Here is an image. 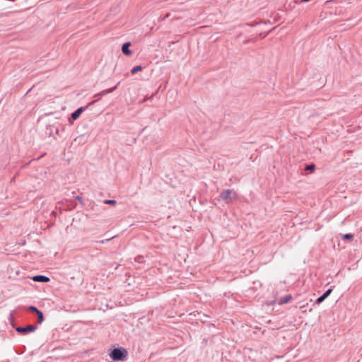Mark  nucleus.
I'll return each instance as SVG.
<instances>
[{
	"mask_svg": "<svg viewBox=\"0 0 362 362\" xmlns=\"http://www.w3.org/2000/svg\"><path fill=\"white\" fill-rule=\"evenodd\" d=\"M143 69V67L141 66V65H138V66H134L132 70H131V73L132 74H136L138 71H140Z\"/></svg>",
	"mask_w": 362,
	"mask_h": 362,
	"instance_id": "11",
	"label": "nucleus"
},
{
	"mask_svg": "<svg viewBox=\"0 0 362 362\" xmlns=\"http://www.w3.org/2000/svg\"><path fill=\"white\" fill-rule=\"evenodd\" d=\"M310 0H295V3L296 4H300V3L308 2Z\"/></svg>",
	"mask_w": 362,
	"mask_h": 362,
	"instance_id": "17",
	"label": "nucleus"
},
{
	"mask_svg": "<svg viewBox=\"0 0 362 362\" xmlns=\"http://www.w3.org/2000/svg\"><path fill=\"white\" fill-rule=\"evenodd\" d=\"M97 100L92 101L86 107H81L71 113V117L74 120L77 119L81 113L90 105L94 104Z\"/></svg>",
	"mask_w": 362,
	"mask_h": 362,
	"instance_id": "4",
	"label": "nucleus"
},
{
	"mask_svg": "<svg viewBox=\"0 0 362 362\" xmlns=\"http://www.w3.org/2000/svg\"><path fill=\"white\" fill-rule=\"evenodd\" d=\"M130 45L131 43L129 42H125L122 45V51L124 54L129 56L132 53L131 49H129Z\"/></svg>",
	"mask_w": 362,
	"mask_h": 362,
	"instance_id": "7",
	"label": "nucleus"
},
{
	"mask_svg": "<svg viewBox=\"0 0 362 362\" xmlns=\"http://www.w3.org/2000/svg\"><path fill=\"white\" fill-rule=\"evenodd\" d=\"M292 297L291 295H287L282 297L280 300L281 303H287L291 300Z\"/></svg>",
	"mask_w": 362,
	"mask_h": 362,
	"instance_id": "10",
	"label": "nucleus"
},
{
	"mask_svg": "<svg viewBox=\"0 0 362 362\" xmlns=\"http://www.w3.org/2000/svg\"><path fill=\"white\" fill-rule=\"evenodd\" d=\"M103 202L105 204H110V205H112V206H115L117 204L116 200H114V199H105V200H104Z\"/></svg>",
	"mask_w": 362,
	"mask_h": 362,
	"instance_id": "12",
	"label": "nucleus"
},
{
	"mask_svg": "<svg viewBox=\"0 0 362 362\" xmlns=\"http://www.w3.org/2000/svg\"><path fill=\"white\" fill-rule=\"evenodd\" d=\"M354 238V235L351 233H346L344 235V238L346 240H352Z\"/></svg>",
	"mask_w": 362,
	"mask_h": 362,
	"instance_id": "16",
	"label": "nucleus"
},
{
	"mask_svg": "<svg viewBox=\"0 0 362 362\" xmlns=\"http://www.w3.org/2000/svg\"><path fill=\"white\" fill-rule=\"evenodd\" d=\"M76 199H77L78 200H81V198L80 197H76Z\"/></svg>",
	"mask_w": 362,
	"mask_h": 362,
	"instance_id": "19",
	"label": "nucleus"
},
{
	"mask_svg": "<svg viewBox=\"0 0 362 362\" xmlns=\"http://www.w3.org/2000/svg\"><path fill=\"white\" fill-rule=\"evenodd\" d=\"M127 351L124 348H115L110 354L113 361H123L127 356Z\"/></svg>",
	"mask_w": 362,
	"mask_h": 362,
	"instance_id": "1",
	"label": "nucleus"
},
{
	"mask_svg": "<svg viewBox=\"0 0 362 362\" xmlns=\"http://www.w3.org/2000/svg\"><path fill=\"white\" fill-rule=\"evenodd\" d=\"M315 168V164H310V165H307L305 167V170H310V171H314Z\"/></svg>",
	"mask_w": 362,
	"mask_h": 362,
	"instance_id": "14",
	"label": "nucleus"
},
{
	"mask_svg": "<svg viewBox=\"0 0 362 362\" xmlns=\"http://www.w3.org/2000/svg\"><path fill=\"white\" fill-rule=\"evenodd\" d=\"M36 315H37V322L41 324L44 320V316L42 311L40 310L36 313Z\"/></svg>",
	"mask_w": 362,
	"mask_h": 362,
	"instance_id": "9",
	"label": "nucleus"
},
{
	"mask_svg": "<svg viewBox=\"0 0 362 362\" xmlns=\"http://www.w3.org/2000/svg\"><path fill=\"white\" fill-rule=\"evenodd\" d=\"M32 279L36 282L47 283L49 281V278L44 275H35Z\"/></svg>",
	"mask_w": 362,
	"mask_h": 362,
	"instance_id": "6",
	"label": "nucleus"
},
{
	"mask_svg": "<svg viewBox=\"0 0 362 362\" xmlns=\"http://www.w3.org/2000/svg\"><path fill=\"white\" fill-rule=\"evenodd\" d=\"M332 291V288L327 289L322 296L317 298L315 303L317 304H320L321 303H322L331 294Z\"/></svg>",
	"mask_w": 362,
	"mask_h": 362,
	"instance_id": "5",
	"label": "nucleus"
},
{
	"mask_svg": "<svg viewBox=\"0 0 362 362\" xmlns=\"http://www.w3.org/2000/svg\"><path fill=\"white\" fill-rule=\"evenodd\" d=\"M221 199L228 204L237 198V193L233 189H226L219 195Z\"/></svg>",
	"mask_w": 362,
	"mask_h": 362,
	"instance_id": "2",
	"label": "nucleus"
},
{
	"mask_svg": "<svg viewBox=\"0 0 362 362\" xmlns=\"http://www.w3.org/2000/svg\"><path fill=\"white\" fill-rule=\"evenodd\" d=\"M117 85H116L115 87H112L111 88L104 90L102 92H100L99 94H98V95L103 96L107 94H109V93L113 92L117 88Z\"/></svg>",
	"mask_w": 362,
	"mask_h": 362,
	"instance_id": "8",
	"label": "nucleus"
},
{
	"mask_svg": "<svg viewBox=\"0 0 362 362\" xmlns=\"http://www.w3.org/2000/svg\"><path fill=\"white\" fill-rule=\"evenodd\" d=\"M145 257L141 255H138L135 257V261L139 263H144L145 262Z\"/></svg>",
	"mask_w": 362,
	"mask_h": 362,
	"instance_id": "13",
	"label": "nucleus"
},
{
	"mask_svg": "<svg viewBox=\"0 0 362 362\" xmlns=\"http://www.w3.org/2000/svg\"><path fill=\"white\" fill-rule=\"evenodd\" d=\"M109 240H110V238L107 239V240H102V241H100V243H105V242H107V241H109Z\"/></svg>",
	"mask_w": 362,
	"mask_h": 362,
	"instance_id": "18",
	"label": "nucleus"
},
{
	"mask_svg": "<svg viewBox=\"0 0 362 362\" xmlns=\"http://www.w3.org/2000/svg\"><path fill=\"white\" fill-rule=\"evenodd\" d=\"M28 310L30 312H34V313H37L39 310L35 307V306H33V305H30L28 308Z\"/></svg>",
	"mask_w": 362,
	"mask_h": 362,
	"instance_id": "15",
	"label": "nucleus"
},
{
	"mask_svg": "<svg viewBox=\"0 0 362 362\" xmlns=\"http://www.w3.org/2000/svg\"><path fill=\"white\" fill-rule=\"evenodd\" d=\"M37 326L34 325H30L25 327H17L16 328V332L22 334H27L30 332H33L37 329Z\"/></svg>",
	"mask_w": 362,
	"mask_h": 362,
	"instance_id": "3",
	"label": "nucleus"
}]
</instances>
